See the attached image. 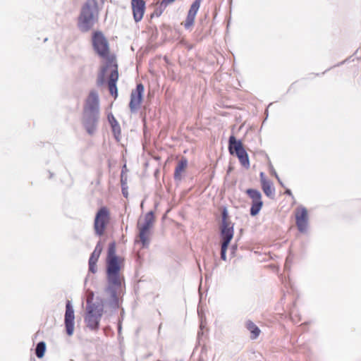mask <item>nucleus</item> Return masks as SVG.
<instances>
[{
	"instance_id": "f257e3e1",
	"label": "nucleus",
	"mask_w": 361,
	"mask_h": 361,
	"mask_svg": "<svg viewBox=\"0 0 361 361\" xmlns=\"http://www.w3.org/2000/svg\"><path fill=\"white\" fill-rule=\"evenodd\" d=\"M99 119V99L96 90H91L87 97L82 112V125L89 135H93Z\"/></svg>"
},
{
	"instance_id": "f03ea898",
	"label": "nucleus",
	"mask_w": 361,
	"mask_h": 361,
	"mask_svg": "<svg viewBox=\"0 0 361 361\" xmlns=\"http://www.w3.org/2000/svg\"><path fill=\"white\" fill-rule=\"evenodd\" d=\"M97 2L96 0H87L81 8L78 17V26L82 32L90 30L97 20Z\"/></svg>"
},
{
	"instance_id": "7ed1b4c3",
	"label": "nucleus",
	"mask_w": 361,
	"mask_h": 361,
	"mask_svg": "<svg viewBox=\"0 0 361 361\" xmlns=\"http://www.w3.org/2000/svg\"><path fill=\"white\" fill-rule=\"evenodd\" d=\"M120 269L118 258L116 255V243L113 242L109 245L106 257L108 285L121 286Z\"/></svg>"
},
{
	"instance_id": "20e7f679",
	"label": "nucleus",
	"mask_w": 361,
	"mask_h": 361,
	"mask_svg": "<svg viewBox=\"0 0 361 361\" xmlns=\"http://www.w3.org/2000/svg\"><path fill=\"white\" fill-rule=\"evenodd\" d=\"M93 293H92L87 298V314L85 322L87 326L96 331L99 329V322L104 312V305L102 302H92Z\"/></svg>"
},
{
	"instance_id": "39448f33",
	"label": "nucleus",
	"mask_w": 361,
	"mask_h": 361,
	"mask_svg": "<svg viewBox=\"0 0 361 361\" xmlns=\"http://www.w3.org/2000/svg\"><path fill=\"white\" fill-rule=\"evenodd\" d=\"M228 150L231 154L235 155L241 165L245 169H249L250 161L247 152L243 147L240 140L235 138L234 135L230 136L228 139Z\"/></svg>"
},
{
	"instance_id": "423d86ee",
	"label": "nucleus",
	"mask_w": 361,
	"mask_h": 361,
	"mask_svg": "<svg viewBox=\"0 0 361 361\" xmlns=\"http://www.w3.org/2000/svg\"><path fill=\"white\" fill-rule=\"evenodd\" d=\"M154 222V212L150 211L145 215L144 223L142 224H141L140 221L137 223L139 238L143 247H147L149 245V240L147 238V235L149 232V229L152 227Z\"/></svg>"
},
{
	"instance_id": "0eeeda50",
	"label": "nucleus",
	"mask_w": 361,
	"mask_h": 361,
	"mask_svg": "<svg viewBox=\"0 0 361 361\" xmlns=\"http://www.w3.org/2000/svg\"><path fill=\"white\" fill-rule=\"evenodd\" d=\"M92 40L96 53L102 58H107L109 54V45L104 34L100 31L94 32Z\"/></svg>"
},
{
	"instance_id": "6e6552de",
	"label": "nucleus",
	"mask_w": 361,
	"mask_h": 361,
	"mask_svg": "<svg viewBox=\"0 0 361 361\" xmlns=\"http://www.w3.org/2000/svg\"><path fill=\"white\" fill-rule=\"evenodd\" d=\"M109 219V209L106 207H102L96 213L94 221V229L96 235L101 236L104 234Z\"/></svg>"
},
{
	"instance_id": "1a4fd4ad",
	"label": "nucleus",
	"mask_w": 361,
	"mask_h": 361,
	"mask_svg": "<svg viewBox=\"0 0 361 361\" xmlns=\"http://www.w3.org/2000/svg\"><path fill=\"white\" fill-rule=\"evenodd\" d=\"M222 222L221 225V243L229 245L233 237V224L228 220V214L226 208H224L221 212Z\"/></svg>"
},
{
	"instance_id": "9d476101",
	"label": "nucleus",
	"mask_w": 361,
	"mask_h": 361,
	"mask_svg": "<svg viewBox=\"0 0 361 361\" xmlns=\"http://www.w3.org/2000/svg\"><path fill=\"white\" fill-rule=\"evenodd\" d=\"M246 193L252 199L250 215L255 216L259 212L263 205L262 194L259 190L252 188L247 189Z\"/></svg>"
},
{
	"instance_id": "9b49d317",
	"label": "nucleus",
	"mask_w": 361,
	"mask_h": 361,
	"mask_svg": "<svg viewBox=\"0 0 361 361\" xmlns=\"http://www.w3.org/2000/svg\"><path fill=\"white\" fill-rule=\"evenodd\" d=\"M144 92V85L142 83H138L135 90H133L130 94V101L129 107L131 112H135L140 106L142 100Z\"/></svg>"
},
{
	"instance_id": "f8f14e48",
	"label": "nucleus",
	"mask_w": 361,
	"mask_h": 361,
	"mask_svg": "<svg viewBox=\"0 0 361 361\" xmlns=\"http://www.w3.org/2000/svg\"><path fill=\"white\" fill-rule=\"evenodd\" d=\"M109 66L112 68L111 73H110L108 80V87L110 94L116 98L118 96V89L116 87V82L118 79V71L117 63H109Z\"/></svg>"
},
{
	"instance_id": "ddd939ff",
	"label": "nucleus",
	"mask_w": 361,
	"mask_h": 361,
	"mask_svg": "<svg viewBox=\"0 0 361 361\" xmlns=\"http://www.w3.org/2000/svg\"><path fill=\"white\" fill-rule=\"evenodd\" d=\"M74 310L69 300L67 301L66 305V312L64 323L66 334L68 336H72L74 331Z\"/></svg>"
},
{
	"instance_id": "4468645a",
	"label": "nucleus",
	"mask_w": 361,
	"mask_h": 361,
	"mask_svg": "<svg viewBox=\"0 0 361 361\" xmlns=\"http://www.w3.org/2000/svg\"><path fill=\"white\" fill-rule=\"evenodd\" d=\"M307 210L305 207H300L296 209L295 220L296 225L299 231L303 233L307 228Z\"/></svg>"
},
{
	"instance_id": "2eb2a0df",
	"label": "nucleus",
	"mask_w": 361,
	"mask_h": 361,
	"mask_svg": "<svg viewBox=\"0 0 361 361\" xmlns=\"http://www.w3.org/2000/svg\"><path fill=\"white\" fill-rule=\"evenodd\" d=\"M133 18L136 23L140 22L145 11V1L144 0H131Z\"/></svg>"
},
{
	"instance_id": "dca6fc26",
	"label": "nucleus",
	"mask_w": 361,
	"mask_h": 361,
	"mask_svg": "<svg viewBox=\"0 0 361 361\" xmlns=\"http://www.w3.org/2000/svg\"><path fill=\"white\" fill-rule=\"evenodd\" d=\"M121 287V286L108 285L106 289V292L111 296L109 305L112 308L116 309L118 307V297L117 295V292Z\"/></svg>"
},
{
	"instance_id": "f3484780",
	"label": "nucleus",
	"mask_w": 361,
	"mask_h": 361,
	"mask_svg": "<svg viewBox=\"0 0 361 361\" xmlns=\"http://www.w3.org/2000/svg\"><path fill=\"white\" fill-rule=\"evenodd\" d=\"M116 63L114 59H108L106 60L105 66H102L101 68V71L98 74L97 79V86H102L105 82V74L106 73L109 71L110 73H111L112 68L109 66V63Z\"/></svg>"
},
{
	"instance_id": "a211bd4d",
	"label": "nucleus",
	"mask_w": 361,
	"mask_h": 361,
	"mask_svg": "<svg viewBox=\"0 0 361 361\" xmlns=\"http://www.w3.org/2000/svg\"><path fill=\"white\" fill-rule=\"evenodd\" d=\"M188 165V160L183 157L178 163L175 171H174V178L176 180H180L181 178V173L185 171Z\"/></svg>"
},
{
	"instance_id": "6ab92c4d",
	"label": "nucleus",
	"mask_w": 361,
	"mask_h": 361,
	"mask_svg": "<svg viewBox=\"0 0 361 361\" xmlns=\"http://www.w3.org/2000/svg\"><path fill=\"white\" fill-rule=\"evenodd\" d=\"M245 326L248 331H250L251 335L250 338L251 339H256L261 332L260 329L258 328V326L255 324L252 321L248 320L245 323Z\"/></svg>"
},
{
	"instance_id": "aec40b11",
	"label": "nucleus",
	"mask_w": 361,
	"mask_h": 361,
	"mask_svg": "<svg viewBox=\"0 0 361 361\" xmlns=\"http://www.w3.org/2000/svg\"><path fill=\"white\" fill-rule=\"evenodd\" d=\"M262 188L264 194L270 197L274 198V188L272 187V183L270 180H262Z\"/></svg>"
},
{
	"instance_id": "412c9836",
	"label": "nucleus",
	"mask_w": 361,
	"mask_h": 361,
	"mask_svg": "<svg viewBox=\"0 0 361 361\" xmlns=\"http://www.w3.org/2000/svg\"><path fill=\"white\" fill-rule=\"evenodd\" d=\"M46 350V343L44 341L39 342L35 348V355L38 358H42L44 355Z\"/></svg>"
},
{
	"instance_id": "4be33fe9",
	"label": "nucleus",
	"mask_w": 361,
	"mask_h": 361,
	"mask_svg": "<svg viewBox=\"0 0 361 361\" xmlns=\"http://www.w3.org/2000/svg\"><path fill=\"white\" fill-rule=\"evenodd\" d=\"M201 0H195L190 6L188 15L195 18L196 14L200 8Z\"/></svg>"
},
{
	"instance_id": "5701e85b",
	"label": "nucleus",
	"mask_w": 361,
	"mask_h": 361,
	"mask_svg": "<svg viewBox=\"0 0 361 361\" xmlns=\"http://www.w3.org/2000/svg\"><path fill=\"white\" fill-rule=\"evenodd\" d=\"M102 247L101 246L100 242H98L94 251L91 254L89 259L94 260V261H98V259L102 252Z\"/></svg>"
},
{
	"instance_id": "b1692460",
	"label": "nucleus",
	"mask_w": 361,
	"mask_h": 361,
	"mask_svg": "<svg viewBox=\"0 0 361 361\" xmlns=\"http://www.w3.org/2000/svg\"><path fill=\"white\" fill-rule=\"evenodd\" d=\"M111 130L116 140L119 142L121 137V130L119 123L111 126Z\"/></svg>"
},
{
	"instance_id": "393cba45",
	"label": "nucleus",
	"mask_w": 361,
	"mask_h": 361,
	"mask_svg": "<svg viewBox=\"0 0 361 361\" xmlns=\"http://www.w3.org/2000/svg\"><path fill=\"white\" fill-rule=\"evenodd\" d=\"M195 17L188 15L185 20L182 23V25H183L184 27L186 30H189L193 25L194 22H195Z\"/></svg>"
},
{
	"instance_id": "a878e982",
	"label": "nucleus",
	"mask_w": 361,
	"mask_h": 361,
	"mask_svg": "<svg viewBox=\"0 0 361 361\" xmlns=\"http://www.w3.org/2000/svg\"><path fill=\"white\" fill-rule=\"evenodd\" d=\"M228 245L226 243H221V258L223 260L226 259V250L228 248Z\"/></svg>"
},
{
	"instance_id": "bb28decb",
	"label": "nucleus",
	"mask_w": 361,
	"mask_h": 361,
	"mask_svg": "<svg viewBox=\"0 0 361 361\" xmlns=\"http://www.w3.org/2000/svg\"><path fill=\"white\" fill-rule=\"evenodd\" d=\"M166 7H163L161 6V3L160 4L159 8H156L154 13L152 14L151 17L157 16L159 17L161 15L162 12Z\"/></svg>"
},
{
	"instance_id": "cd10ccee",
	"label": "nucleus",
	"mask_w": 361,
	"mask_h": 361,
	"mask_svg": "<svg viewBox=\"0 0 361 361\" xmlns=\"http://www.w3.org/2000/svg\"><path fill=\"white\" fill-rule=\"evenodd\" d=\"M97 261L89 259V271L90 272L95 273L97 271Z\"/></svg>"
},
{
	"instance_id": "c85d7f7f",
	"label": "nucleus",
	"mask_w": 361,
	"mask_h": 361,
	"mask_svg": "<svg viewBox=\"0 0 361 361\" xmlns=\"http://www.w3.org/2000/svg\"><path fill=\"white\" fill-rule=\"evenodd\" d=\"M107 118L111 125V127L118 124V122L116 121V119L115 118L112 114H109L107 116Z\"/></svg>"
},
{
	"instance_id": "c756f323",
	"label": "nucleus",
	"mask_w": 361,
	"mask_h": 361,
	"mask_svg": "<svg viewBox=\"0 0 361 361\" xmlns=\"http://www.w3.org/2000/svg\"><path fill=\"white\" fill-rule=\"evenodd\" d=\"M173 1H175V0H162L161 3L163 7H166L169 4L173 3Z\"/></svg>"
},
{
	"instance_id": "7c9ffc66",
	"label": "nucleus",
	"mask_w": 361,
	"mask_h": 361,
	"mask_svg": "<svg viewBox=\"0 0 361 361\" xmlns=\"http://www.w3.org/2000/svg\"><path fill=\"white\" fill-rule=\"evenodd\" d=\"M121 187L122 188L126 187V178H123V173L121 174Z\"/></svg>"
},
{
	"instance_id": "2f4dec72",
	"label": "nucleus",
	"mask_w": 361,
	"mask_h": 361,
	"mask_svg": "<svg viewBox=\"0 0 361 361\" xmlns=\"http://www.w3.org/2000/svg\"><path fill=\"white\" fill-rule=\"evenodd\" d=\"M262 180H268L267 179L265 178L264 177V173L263 172H261L260 173V181H261V184L262 183Z\"/></svg>"
},
{
	"instance_id": "473e14b6",
	"label": "nucleus",
	"mask_w": 361,
	"mask_h": 361,
	"mask_svg": "<svg viewBox=\"0 0 361 361\" xmlns=\"http://www.w3.org/2000/svg\"><path fill=\"white\" fill-rule=\"evenodd\" d=\"M122 193L125 197L128 196V192L126 190V187L122 188Z\"/></svg>"
},
{
	"instance_id": "72a5a7b5",
	"label": "nucleus",
	"mask_w": 361,
	"mask_h": 361,
	"mask_svg": "<svg viewBox=\"0 0 361 361\" xmlns=\"http://www.w3.org/2000/svg\"><path fill=\"white\" fill-rule=\"evenodd\" d=\"M274 175L276 176V178L279 180V178L277 175V173H276V171L274 172Z\"/></svg>"
},
{
	"instance_id": "f704fd0d",
	"label": "nucleus",
	"mask_w": 361,
	"mask_h": 361,
	"mask_svg": "<svg viewBox=\"0 0 361 361\" xmlns=\"http://www.w3.org/2000/svg\"><path fill=\"white\" fill-rule=\"evenodd\" d=\"M286 193H287L288 195H291V191L290 190H287Z\"/></svg>"
}]
</instances>
